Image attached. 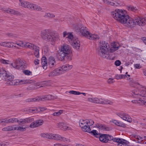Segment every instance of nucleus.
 Returning a JSON list of instances; mask_svg holds the SVG:
<instances>
[{"label": "nucleus", "instance_id": "1", "mask_svg": "<svg viewBox=\"0 0 146 146\" xmlns=\"http://www.w3.org/2000/svg\"><path fill=\"white\" fill-rule=\"evenodd\" d=\"M111 16L115 20L131 28L135 27L136 25L140 26L146 24V19L139 17H135L134 19L127 15L126 11L116 9L111 12Z\"/></svg>", "mask_w": 146, "mask_h": 146}, {"label": "nucleus", "instance_id": "2", "mask_svg": "<svg viewBox=\"0 0 146 146\" xmlns=\"http://www.w3.org/2000/svg\"><path fill=\"white\" fill-rule=\"evenodd\" d=\"M141 86L140 89H136L132 91V95L133 97L137 98L146 97V87ZM131 102L133 104L138 105L146 106V101L141 98H139V100H133Z\"/></svg>", "mask_w": 146, "mask_h": 146}, {"label": "nucleus", "instance_id": "3", "mask_svg": "<svg viewBox=\"0 0 146 146\" xmlns=\"http://www.w3.org/2000/svg\"><path fill=\"white\" fill-rule=\"evenodd\" d=\"M41 38L46 41L54 42L59 39V34L55 31L50 29L42 30L40 33Z\"/></svg>", "mask_w": 146, "mask_h": 146}, {"label": "nucleus", "instance_id": "4", "mask_svg": "<svg viewBox=\"0 0 146 146\" xmlns=\"http://www.w3.org/2000/svg\"><path fill=\"white\" fill-rule=\"evenodd\" d=\"M72 50L70 46L66 44H64L61 46V50L58 53V58L62 60L64 58L70 60L72 59Z\"/></svg>", "mask_w": 146, "mask_h": 146}, {"label": "nucleus", "instance_id": "5", "mask_svg": "<svg viewBox=\"0 0 146 146\" xmlns=\"http://www.w3.org/2000/svg\"><path fill=\"white\" fill-rule=\"evenodd\" d=\"M100 49L98 52L99 55L104 58L112 59L113 58H111L110 54L109 53V44L103 41H100Z\"/></svg>", "mask_w": 146, "mask_h": 146}, {"label": "nucleus", "instance_id": "6", "mask_svg": "<svg viewBox=\"0 0 146 146\" xmlns=\"http://www.w3.org/2000/svg\"><path fill=\"white\" fill-rule=\"evenodd\" d=\"M75 29L80 33L81 35L89 39L97 40L99 38V36L97 35L90 33L87 31L86 27L81 24L76 26Z\"/></svg>", "mask_w": 146, "mask_h": 146}, {"label": "nucleus", "instance_id": "7", "mask_svg": "<svg viewBox=\"0 0 146 146\" xmlns=\"http://www.w3.org/2000/svg\"><path fill=\"white\" fill-rule=\"evenodd\" d=\"M94 123V121L92 119H80L79 121V124L82 130L85 132L90 133L91 129L90 126Z\"/></svg>", "mask_w": 146, "mask_h": 146}, {"label": "nucleus", "instance_id": "8", "mask_svg": "<svg viewBox=\"0 0 146 146\" xmlns=\"http://www.w3.org/2000/svg\"><path fill=\"white\" fill-rule=\"evenodd\" d=\"M11 65L14 68L19 70H23L26 68L27 66V64L19 58L14 60L11 64Z\"/></svg>", "mask_w": 146, "mask_h": 146}, {"label": "nucleus", "instance_id": "9", "mask_svg": "<svg viewBox=\"0 0 146 146\" xmlns=\"http://www.w3.org/2000/svg\"><path fill=\"white\" fill-rule=\"evenodd\" d=\"M68 38V41L72 43V45L73 47L76 49H79L80 47V41L78 38L76 37H74L73 35L70 33L68 35L66 36Z\"/></svg>", "mask_w": 146, "mask_h": 146}, {"label": "nucleus", "instance_id": "10", "mask_svg": "<svg viewBox=\"0 0 146 146\" xmlns=\"http://www.w3.org/2000/svg\"><path fill=\"white\" fill-rule=\"evenodd\" d=\"M99 137L101 141L105 143L111 141L113 139L112 136L106 134H101Z\"/></svg>", "mask_w": 146, "mask_h": 146}, {"label": "nucleus", "instance_id": "11", "mask_svg": "<svg viewBox=\"0 0 146 146\" xmlns=\"http://www.w3.org/2000/svg\"><path fill=\"white\" fill-rule=\"evenodd\" d=\"M117 115L124 120L129 122H131L132 121V120L131 117L126 113L119 112L117 113Z\"/></svg>", "mask_w": 146, "mask_h": 146}, {"label": "nucleus", "instance_id": "12", "mask_svg": "<svg viewBox=\"0 0 146 146\" xmlns=\"http://www.w3.org/2000/svg\"><path fill=\"white\" fill-rule=\"evenodd\" d=\"M57 126L61 129L64 131H66L67 130H72V128L71 127L68 126L66 124L63 122H59L57 124Z\"/></svg>", "mask_w": 146, "mask_h": 146}, {"label": "nucleus", "instance_id": "13", "mask_svg": "<svg viewBox=\"0 0 146 146\" xmlns=\"http://www.w3.org/2000/svg\"><path fill=\"white\" fill-rule=\"evenodd\" d=\"M34 118L31 117L26 118L24 119H18V123L19 125L23 124L26 123L32 122L34 121Z\"/></svg>", "mask_w": 146, "mask_h": 146}, {"label": "nucleus", "instance_id": "14", "mask_svg": "<svg viewBox=\"0 0 146 146\" xmlns=\"http://www.w3.org/2000/svg\"><path fill=\"white\" fill-rule=\"evenodd\" d=\"M43 123V121L42 119L37 120L32 123L30 125V127L31 128L38 127L42 125Z\"/></svg>", "mask_w": 146, "mask_h": 146}, {"label": "nucleus", "instance_id": "15", "mask_svg": "<svg viewBox=\"0 0 146 146\" xmlns=\"http://www.w3.org/2000/svg\"><path fill=\"white\" fill-rule=\"evenodd\" d=\"M19 6L29 9L31 3L23 0H19Z\"/></svg>", "mask_w": 146, "mask_h": 146}, {"label": "nucleus", "instance_id": "16", "mask_svg": "<svg viewBox=\"0 0 146 146\" xmlns=\"http://www.w3.org/2000/svg\"><path fill=\"white\" fill-rule=\"evenodd\" d=\"M3 11L5 12H7L13 15H21V13L18 11L10 8L3 9Z\"/></svg>", "mask_w": 146, "mask_h": 146}, {"label": "nucleus", "instance_id": "17", "mask_svg": "<svg viewBox=\"0 0 146 146\" xmlns=\"http://www.w3.org/2000/svg\"><path fill=\"white\" fill-rule=\"evenodd\" d=\"M55 99H56V97L50 95H46L42 97H39L40 101L46 100H50Z\"/></svg>", "mask_w": 146, "mask_h": 146}, {"label": "nucleus", "instance_id": "18", "mask_svg": "<svg viewBox=\"0 0 146 146\" xmlns=\"http://www.w3.org/2000/svg\"><path fill=\"white\" fill-rule=\"evenodd\" d=\"M96 127L103 130L109 131L111 129V127H108L105 125H102L101 124L97 123L96 125Z\"/></svg>", "mask_w": 146, "mask_h": 146}, {"label": "nucleus", "instance_id": "19", "mask_svg": "<svg viewBox=\"0 0 146 146\" xmlns=\"http://www.w3.org/2000/svg\"><path fill=\"white\" fill-rule=\"evenodd\" d=\"M48 64L50 68L55 66L56 65V63L54 58L52 56L50 57L48 59Z\"/></svg>", "mask_w": 146, "mask_h": 146}, {"label": "nucleus", "instance_id": "20", "mask_svg": "<svg viewBox=\"0 0 146 146\" xmlns=\"http://www.w3.org/2000/svg\"><path fill=\"white\" fill-rule=\"evenodd\" d=\"M88 101L96 104H99L100 98L98 97L89 98L87 99Z\"/></svg>", "mask_w": 146, "mask_h": 146}, {"label": "nucleus", "instance_id": "21", "mask_svg": "<svg viewBox=\"0 0 146 146\" xmlns=\"http://www.w3.org/2000/svg\"><path fill=\"white\" fill-rule=\"evenodd\" d=\"M13 76L10 75L7 77V84L9 85H13V82L14 81Z\"/></svg>", "mask_w": 146, "mask_h": 146}, {"label": "nucleus", "instance_id": "22", "mask_svg": "<svg viewBox=\"0 0 146 146\" xmlns=\"http://www.w3.org/2000/svg\"><path fill=\"white\" fill-rule=\"evenodd\" d=\"M29 9L39 11H41L42 9V8L39 6L31 3H30Z\"/></svg>", "mask_w": 146, "mask_h": 146}, {"label": "nucleus", "instance_id": "23", "mask_svg": "<svg viewBox=\"0 0 146 146\" xmlns=\"http://www.w3.org/2000/svg\"><path fill=\"white\" fill-rule=\"evenodd\" d=\"M60 67L62 68V70L63 71V72L64 73L66 71H68L72 69V66L71 65L66 64Z\"/></svg>", "mask_w": 146, "mask_h": 146}, {"label": "nucleus", "instance_id": "24", "mask_svg": "<svg viewBox=\"0 0 146 146\" xmlns=\"http://www.w3.org/2000/svg\"><path fill=\"white\" fill-rule=\"evenodd\" d=\"M41 64L43 69L46 70L47 67V60L45 57H42L41 59Z\"/></svg>", "mask_w": 146, "mask_h": 146}, {"label": "nucleus", "instance_id": "25", "mask_svg": "<svg viewBox=\"0 0 146 146\" xmlns=\"http://www.w3.org/2000/svg\"><path fill=\"white\" fill-rule=\"evenodd\" d=\"M99 104H112L113 102L110 101L108 100L102 99L101 98H100Z\"/></svg>", "mask_w": 146, "mask_h": 146}, {"label": "nucleus", "instance_id": "26", "mask_svg": "<svg viewBox=\"0 0 146 146\" xmlns=\"http://www.w3.org/2000/svg\"><path fill=\"white\" fill-rule=\"evenodd\" d=\"M18 119L17 118H11L7 119L6 118V121H5V123H18Z\"/></svg>", "mask_w": 146, "mask_h": 146}, {"label": "nucleus", "instance_id": "27", "mask_svg": "<svg viewBox=\"0 0 146 146\" xmlns=\"http://www.w3.org/2000/svg\"><path fill=\"white\" fill-rule=\"evenodd\" d=\"M25 44L24 48H28L33 50L37 46L33 44L26 42H25Z\"/></svg>", "mask_w": 146, "mask_h": 146}, {"label": "nucleus", "instance_id": "28", "mask_svg": "<svg viewBox=\"0 0 146 146\" xmlns=\"http://www.w3.org/2000/svg\"><path fill=\"white\" fill-rule=\"evenodd\" d=\"M133 137L135 139L134 141L137 143H141V142L143 140V138L139 135H134Z\"/></svg>", "mask_w": 146, "mask_h": 146}, {"label": "nucleus", "instance_id": "29", "mask_svg": "<svg viewBox=\"0 0 146 146\" xmlns=\"http://www.w3.org/2000/svg\"><path fill=\"white\" fill-rule=\"evenodd\" d=\"M16 126V125H9L2 129V130L3 131H14V127Z\"/></svg>", "mask_w": 146, "mask_h": 146}, {"label": "nucleus", "instance_id": "30", "mask_svg": "<svg viewBox=\"0 0 146 146\" xmlns=\"http://www.w3.org/2000/svg\"><path fill=\"white\" fill-rule=\"evenodd\" d=\"M127 8L128 10L134 12H138L139 11V9L138 8L132 6H129L127 7Z\"/></svg>", "mask_w": 146, "mask_h": 146}, {"label": "nucleus", "instance_id": "31", "mask_svg": "<svg viewBox=\"0 0 146 146\" xmlns=\"http://www.w3.org/2000/svg\"><path fill=\"white\" fill-rule=\"evenodd\" d=\"M25 102H34L35 101H40L39 97H37L35 98H31L25 100Z\"/></svg>", "mask_w": 146, "mask_h": 146}, {"label": "nucleus", "instance_id": "32", "mask_svg": "<svg viewBox=\"0 0 146 146\" xmlns=\"http://www.w3.org/2000/svg\"><path fill=\"white\" fill-rule=\"evenodd\" d=\"M120 143L117 144V146H129V143L128 141L124 139Z\"/></svg>", "mask_w": 146, "mask_h": 146}, {"label": "nucleus", "instance_id": "33", "mask_svg": "<svg viewBox=\"0 0 146 146\" xmlns=\"http://www.w3.org/2000/svg\"><path fill=\"white\" fill-rule=\"evenodd\" d=\"M9 76V74H7L6 71L2 69H0V76L1 77L6 76L7 77Z\"/></svg>", "mask_w": 146, "mask_h": 146}, {"label": "nucleus", "instance_id": "34", "mask_svg": "<svg viewBox=\"0 0 146 146\" xmlns=\"http://www.w3.org/2000/svg\"><path fill=\"white\" fill-rule=\"evenodd\" d=\"M43 17L45 18H52L55 17V15L53 14L49 13H46Z\"/></svg>", "mask_w": 146, "mask_h": 146}, {"label": "nucleus", "instance_id": "35", "mask_svg": "<svg viewBox=\"0 0 146 146\" xmlns=\"http://www.w3.org/2000/svg\"><path fill=\"white\" fill-rule=\"evenodd\" d=\"M113 123L116 125H117V126L121 127L124 128H125L126 127V125L125 124L119 122L118 121L114 120L113 121Z\"/></svg>", "mask_w": 146, "mask_h": 146}, {"label": "nucleus", "instance_id": "36", "mask_svg": "<svg viewBox=\"0 0 146 146\" xmlns=\"http://www.w3.org/2000/svg\"><path fill=\"white\" fill-rule=\"evenodd\" d=\"M15 44H14V45H15L16 44H17V45L19 46L24 48L25 47V42H23L21 41H19L17 42H16V43H15Z\"/></svg>", "mask_w": 146, "mask_h": 146}, {"label": "nucleus", "instance_id": "37", "mask_svg": "<svg viewBox=\"0 0 146 146\" xmlns=\"http://www.w3.org/2000/svg\"><path fill=\"white\" fill-rule=\"evenodd\" d=\"M61 67H60L54 70L57 76L61 74H64L63 71Z\"/></svg>", "mask_w": 146, "mask_h": 146}, {"label": "nucleus", "instance_id": "38", "mask_svg": "<svg viewBox=\"0 0 146 146\" xmlns=\"http://www.w3.org/2000/svg\"><path fill=\"white\" fill-rule=\"evenodd\" d=\"M33 50L35 51L34 52V54L35 56L37 58H38L39 57V47L37 46Z\"/></svg>", "mask_w": 146, "mask_h": 146}, {"label": "nucleus", "instance_id": "39", "mask_svg": "<svg viewBox=\"0 0 146 146\" xmlns=\"http://www.w3.org/2000/svg\"><path fill=\"white\" fill-rule=\"evenodd\" d=\"M15 43L12 42H6V47H16V46L14 44Z\"/></svg>", "mask_w": 146, "mask_h": 146}, {"label": "nucleus", "instance_id": "40", "mask_svg": "<svg viewBox=\"0 0 146 146\" xmlns=\"http://www.w3.org/2000/svg\"><path fill=\"white\" fill-rule=\"evenodd\" d=\"M14 127V130H17L20 131H25L26 130V128L23 127L19 126V127Z\"/></svg>", "mask_w": 146, "mask_h": 146}, {"label": "nucleus", "instance_id": "41", "mask_svg": "<svg viewBox=\"0 0 146 146\" xmlns=\"http://www.w3.org/2000/svg\"><path fill=\"white\" fill-rule=\"evenodd\" d=\"M89 133H91L96 137H99L101 134H99L98 132L96 130H93L92 131H90V132Z\"/></svg>", "mask_w": 146, "mask_h": 146}, {"label": "nucleus", "instance_id": "42", "mask_svg": "<svg viewBox=\"0 0 146 146\" xmlns=\"http://www.w3.org/2000/svg\"><path fill=\"white\" fill-rule=\"evenodd\" d=\"M53 137L52 139L56 140L58 141L60 140L61 136L58 134H53Z\"/></svg>", "mask_w": 146, "mask_h": 146}, {"label": "nucleus", "instance_id": "43", "mask_svg": "<svg viewBox=\"0 0 146 146\" xmlns=\"http://www.w3.org/2000/svg\"><path fill=\"white\" fill-rule=\"evenodd\" d=\"M46 108L44 107H38L36 108L37 113L39 112L46 110Z\"/></svg>", "mask_w": 146, "mask_h": 146}, {"label": "nucleus", "instance_id": "44", "mask_svg": "<svg viewBox=\"0 0 146 146\" xmlns=\"http://www.w3.org/2000/svg\"><path fill=\"white\" fill-rule=\"evenodd\" d=\"M123 139L119 138H113V139H112L113 141L116 142L117 143H120L122 141Z\"/></svg>", "mask_w": 146, "mask_h": 146}, {"label": "nucleus", "instance_id": "45", "mask_svg": "<svg viewBox=\"0 0 146 146\" xmlns=\"http://www.w3.org/2000/svg\"><path fill=\"white\" fill-rule=\"evenodd\" d=\"M23 73L26 75L29 76L32 75V72L28 70H25L23 71Z\"/></svg>", "mask_w": 146, "mask_h": 146}, {"label": "nucleus", "instance_id": "46", "mask_svg": "<svg viewBox=\"0 0 146 146\" xmlns=\"http://www.w3.org/2000/svg\"><path fill=\"white\" fill-rule=\"evenodd\" d=\"M118 49V48L117 47H111L110 48V53H112L114 52L116 50Z\"/></svg>", "mask_w": 146, "mask_h": 146}, {"label": "nucleus", "instance_id": "47", "mask_svg": "<svg viewBox=\"0 0 146 146\" xmlns=\"http://www.w3.org/2000/svg\"><path fill=\"white\" fill-rule=\"evenodd\" d=\"M60 140L64 142L70 141V140L64 137H62L61 136H60Z\"/></svg>", "mask_w": 146, "mask_h": 146}, {"label": "nucleus", "instance_id": "48", "mask_svg": "<svg viewBox=\"0 0 146 146\" xmlns=\"http://www.w3.org/2000/svg\"><path fill=\"white\" fill-rule=\"evenodd\" d=\"M69 93L74 95H80V92L75 91H70Z\"/></svg>", "mask_w": 146, "mask_h": 146}, {"label": "nucleus", "instance_id": "49", "mask_svg": "<svg viewBox=\"0 0 146 146\" xmlns=\"http://www.w3.org/2000/svg\"><path fill=\"white\" fill-rule=\"evenodd\" d=\"M56 76L57 75L54 70L50 72L49 74V76L51 77H53Z\"/></svg>", "mask_w": 146, "mask_h": 146}, {"label": "nucleus", "instance_id": "50", "mask_svg": "<svg viewBox=\"0 0 146 146\" xmlns=\"http://www.w3.org/2000/svg\"><path fill=\"white\" fill-rule=\"evenodd\" d=\"M133 65L135 69H140L142 67L140 64H134Z\"/></svg>", "mask_w": 146, "mask_h": 146}, {"label": "nucleus", "instance_id": "51", "mask_svg": "<svg viewBox=\"0 0 146 146\" xmlns=\"http://www.w3.org/2000/svg\"><path fill=\"white\" fill-rule=\"evenodd\" d=\"M36 108L32 109H29L28 110V111L30 113H37Z\"/></svg>", "mask_w": 146, "mask_h": 146}, {"label": "nucleus", "instance_id": "52", "mask_svg": "<svg viewBox=\"0 0 146 146\" xmlns=\"http://www.w3.org/2000/svg\"><path fill=\"white\" fill-rule=\"evenodd\" d=\"M20 80H14L13 82V85H20Z\"/></svg>", "mask_w": 146, "mask_h": 146}, {"label": "nucleus", "instance_id": "53", "mask_svg": "<svg viewBox=\"0 0 146 146\" xmlns=\"http://www.w3.org/2000/svg\"><path fill=\"white\" fill-rule=\"evenodd\" d=\"M53 134L51 133H47V138L52 139L53 137Z\"/></svg>", "mask_w": 146, "mask_h": 146}, {"label": "nucleus", "instance_id": "54", "mask_svg": "<svg viewBox=\"0 0 146 146\" xmlns=\"http://www.w3.org/2000/svg\"><path fill=\"white\" fill-rule=\"evenodd\" d=\"M113 3L115 4V5H113V6H118L120 4V1L117 0H115V2H113Z\"/></svg>", "mask_w": 146, "mask_h": 146}, {"label": "nucleus", "instance_id": "55", "mask_svg": "<svg viewBox=\"0 0 146 146\" xmlns=\"http://www.w3.org/2000/svg\"><path fill=\"white\" fill-rule=\"evenodd\" d=\"M111 47H117L119 48V46H117V44L115 42H113L111 43Z\"/></svg>", "mask_w": 146, "mask_h": 146}, {"label": "nucleus", "instance_id": "56", "mask_svg": "<svg viewBox=\"0 0 146 146\" xmlns=\"http://www.w3.org/2000/svg\"><path fill=\"white\" fill-rule=\"evenodd\" d=\"M27 80H20V84H27Z\"/></svg>", "mask_w": 146, "mask_h": 146}, {"label": "nucleus", "instance_id": "57", "mask_svg": "<svg viewBox=\"0 0 146 146\" xmlns=\"http://www.w3.org/2000/svg\"><path fill=\"white\" fill-rule=\"evenodd\" d=\"M127 77V76L126 74L125 75H123V74H121L119 75L118 76V78H117V79H122V78H125Z\"/></svg>", "mask_w": 146, "mask_h": 146}, {"label": "nucleus", "instance_id": "58", "mask_svg": "<svg viewBox=\"0 0 146 146\" xmlns=\"http://www.w3.org/2000/svg\"><path fill=\"white\" fill-rule=\"evenodd\" d=\"M54 146H72L69 145H62L61 143H56L54 145Z\"/></svg>", "mask_w": 146, "mask_h": 146}, {"label": "nucleus", "instance_id": "59", "mask_svg": "<svg viewBox=\"0 0 146 146\" xmlns=\"http://www.w3.org/2000/svg\"><path fill=\"white\" fill-rule=\"evenodd\" d=\"M121 64V62L119 60H117L115 62V64L116 66H119Z\"/></svg>", "mask_w": 146, "mask_h": 146}, {"label": "nucleus", "instance_id": "60", "mask_svg": "<svg viewBox=\"0 0 146 146\" xmlns=\"http://www.w3.org/2000/svg\"><path fill=\"white\" fill-rule=\"evenodd\" d=\"M113 79L112 78H109L107 81V82L109 84H111L113 82Z\"/></svg>", "mask_w": 146, "mask_h": 146}, {"label": "nucleus", "instance_id": "61", "mask_svg": "<svg viewBox=\"0 0 146 146\" xmlns=\"http://www.w3.org/2000/svg\"><path fill=\"white\" fill-rule=\"evenodd\" d=\"M70 33H68L66 31H64L63 33V36L65 37L68 36Z\"/></svg>", "mask_w": 146, "mask_h": 146}, {"label": "nucleus", "instance_id": "62", "mask_svg": "<svg viewBox=\"0 0 146 146\" xmlns=\"http://www.w3.org/2000/svg\"><path fill=\"white\" fill-rule=\"evenodd\" d=\"M47 133H42L40 134V136L43 138H46L47 137Z\"/></svg>", "mask_w": 146, "mask_h": 146}, {"label": "nucleus", "instance_id": "63", "mask_svg": "<svg viewBox=\"0 0 146 146\" xmlns=\"http://www.w3.org/2000/svg\"><path fill=\"white\" fill-rule=\"evenodd\" d=\"M27 84H31L32 83H34L35 81L34 80H27Z\"/></svg>", "mask_w": 146, "mask_h": 146}, {"label": "nucleus", "instance_id": "64", "mask_svg": "<svg viewBox=\"0 0 146 146\" xmlns=\"http://www.w3.org/2000/svg\"><path fill=\"white\" fill-rule=\"evenodd\" d=\"M63 110H60L56 112L57 116L61 115L63 112Z\"/></svg>", "mask_w": 146, "mask_h": 146}]
</instances>
